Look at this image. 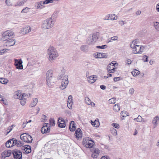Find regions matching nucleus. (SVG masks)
<instances>
[{"label": "nucleus", "instance_id": "17", "mask_svg": "<svg viewBox=\"0 0 159 159\" xmlns=\"http://www.w3.org/2000/svg\"><path fill=\"white\" fill-rule=\"evenodd\" d=\"M26 146L29 147V148H27L25 147V146H22V147L21 148V149L22 150L25 151V152L26 154L30 153L31 152V147L30 146L28 145H26Z\"/></svg>", "mask_w": 159, "mask_h": 159}, {"label": "nucleus", "instance_id": "41", "mask_svg": "<svg viewBox=\"0 0 159 159\" xmlns=\"http://www.w3.org/2000/svg\"><path fill=\"white\" fill-rule=\"evenodd\" d=\"M85 102L88 105H89L91 104L92 102L91 101L88 97H86L85 98Z\"/></svg>", "mask_w": 159, "mask_h": 159}, {"label": "nucleus", "instance_id": "49", "mask_svg": "<svg viewBox=\"0 0 159 159\" xmlns=\"http://www.w3.org/2000/svg\"><path fill=\"white\" fill-rule=\"evenodd\" d=\"M144 48V47L143 46H140L139 50L138 51L139 53H141L143 52Z\"/></svg>", "mask_w": 159, "mask_h": 159}, {"label": "nucleus", "instance_id": "48", "mask_svg": "<svg viewBox=\"0 0 159 159\" xmlns=\"http://www.w3.org/2000/svg\"><path fill=\"white\" fill-rule=\"evenodd\" d=\"M112 126L118 129L120 127V125L119 124L117 123H112L111 124Z\"/></svg>", "mask_w": 159, "mask_h": 159}, {"label": "nucleus", "instance_id": "43", "mask_svg": "<svg viewBox=\"0 0 159 159\" xmlns=\"http://www.w3.org/2000/svg\"><path fill=\"white\" fill-rule=\"evenodd\" d=\"M116 98H113L109 100L108 102L110 104H114L116 102Z\"/></svg>", "mask_w": 159, "mask_h": 159}, {"label": "nucleus", "instance_id": "25", "mask_svg": "<svg viewBox=\"0 0 159 159\" xmlns=\"http://www.w3.org/2000/svg\"><path fill=\"white\" fill-rule=\"evenodd\" d=\"M52 70H49L47 71L46 73V77L47 79L52 78Z\"/></svg>", "mask_w": 159, "mask_h": 159}, {"label": "nucleus", "instance_id": "31", "mask_svg": "<svg viewBox=\"0 0 159 159\" xmlns=\"http://www.w3.org/2000/svg\"><path fill=\"white\" fill-rule=\"evenodd\" d=\"M91 37L89 35V38L87 40L86 42L88 44H91L94 43V41L92 40V39Z\"/></svg>", "mask_w": 159, "mask_h": 159}, {"label": "nucleus", "instance_id": "15", "mask_svg": "<svg viewBox=\"0 0 159 159\" xmlns=\"http://www.w3.org/2000/svg\"><path fill=\"white\" fill-rule=\"evenodd\" d=\"M99 150L98 148L94 149L91 157L93 158H97L99 155Z\"/></svg>", "mask_w": 159, "mask_h": 159}, {"label": "nucleus", "instance_id": "3", "mask_svg": "<svg viewBox=\"0 0 159 159\" xmlns=\"http://www.w3.org/2000/svg\"><path fill=\"white\" fill-rule=\"evenodd\" d=\"M11 142H12V146L16 145L17 147H21L22 146H26V145H25L24 143L23 142H21L19 140H17L16 139L13 138L10 139L8 140L6 143V146L7 148L10 147V145H9V143H11Z\"/></svg>", "mask_w": 159, "mask_h": 159}, {"label": "nucleus", "instance_id": "56", "mask_svg": "<svg viewBox=\"0 0 159 159\" xmlns=\"http://www.w3.org/2000/svg\"><path fill=\"white\" fill-rule=\"evenodd\" d=\"M118 37L116 36L113 37L111 38V40H116L117 39Z\"/></svg>", "mask_w": 159, "mask_h": 159}, {"label": "nucleus", "instance_id": "35", "mask_svg": "<svg viewBox=\"0 0 159 159\" xmlns=\"http://www.w3.org/2000/svg\"><path fill=\"white\" fill-rule=\"evenodd\" d=\"M50 126H54L55 125V121L53 118H50L49 119Z\"/></svg>", "mask_w": 159, "mask_h": 159}, {"label": "nucleus", "instance_id": "12", "mask_svg": "<svg viewBox=\"0 0 159 159\" xmlns=\"http://www.w3.org/2000/svg\"><path fill=\"white\" fill-rule=\"evenodd\" d=\"M12 153V151L11 150H6L4 151L1 154L2 158L4 159L6 157L10 156Z\"/></svg>", "mask_w": 159, "mask_h": 159}, {"label": "nucleus", "instance_id": "60", "mask_svg": "<svg viewBox=\"0 0 159 159\" xmlns=\"http://www.w3.org/2000/svg\"><path fill=\"white\" fill-rule=\"evenodd\" d=\"M27 124V123L26 122V121L23 122V124L22 125V127H23V128H24L26 126V125Z\"/></svg>", "mask_w": 159, "mask_h": 159}, {"label": "nucleus", "instance_id": "23", "mask_svg": "<svg viewBox=\"0 0 159 159\" xmlns=\"http://www.w3.org/2000/svg\"><path fill=\"white\" fill-rule=\"evenodd\" d=\"M38 102V100L36 98H33V101L30 103V107H35L37 104Z\"/></svg>", "mask_w": 159, "mask_h": 159}, {"label": "nucleus", "instance_id": "18", "mask_svg": "<svg viewBox=\"0 0 159 159\" xmlns=\"http://www.w3.org/2000/svg\"><path fill=\"white\" fill-rule=\"evenodd\" d=\"M44 4H45L44 3V1H41L36 3L35 4V6L37 9H42L44 7Z\"/></svg>", "mask_w": 159, "mask_h": 159}, {"label": "nucleus", "instance_id": "46", "mask_svg": "<svg viewBox=\"0 0 159 159\" xmlns=\"http://www.w3.org/2000/svg\"><path fill=\"white\" fill-rule=\"evenodd\" d=\"M29 137H28L29 138H28L27 141H28V143H32L33 141V139L32 136L30 135L29 134Z\"/></svg>", "mask_w": 159, "mask_h": 159}, {"label": "nucleus", "instance_id": "22", "mask_svg": "<svg viewBox=\"0 0 159 159\" xmlns=\"http://www.w3.org/2000/svg\"><path fill=\"white\" fill-rule=\"evenodd\" d=\"M46 81L47 84L49 87H51L53 85L54 82L52 81L53 80L52 78L47 79Z\"/></svg>", "mask_w": 159, "mask_h": 159}, {"label": "nucleus", "instance_id": "45", "mask_svg": "<svg viewBox=\"0 0 159 159\" xmlns=\"http://www.w3.org/2000/svg\"><path fill=\"white\" fill-rule=\"evenodd\" d=\"M30 8L26 7V8L23 9L21 11L22 13H26L28 12L29 11Z\"/></svg>", "mask_w": 159, "mask_h": 159}, {"label": "nucleus", "instance_id": "62", "mask_svg": "<svg viewBox=\"0 0 159 159\" xmlns=\"http://www.w3.org/2000/svg\"><path fill=\"white\" fill-rule=\"evenodd\" d=\"M101 159H110L108 156H104L102 157Z\"/></svg>", "mask_w": 159, "mask_h": 159}, {"label": "nucleus", "instance_id": "10", "mask_svg": "<svg viewBox=\"0 0 159 159\" xmlns=\"http://www.w3.org/2000/svg\"><path fill=\"white\" fill-rule=\"evenodd\" d=\"M117 16H116L114 14H109L106 15L104 18V20H116Z\"/></svg>", "mask_w": 159, "mask_h": 159}, {"label": "nucleus", "instance_id": "59", "mask_svg": "<svg viewBox=\"0 0 159 159\" xmlns=\"http://www.w3.org/2000/svg\"><path fill=\"white\" fill-rule=\"evenodd\" d=\"M120 80V78L119 77H115L113 79V80L114 81H117Z\"/></svg>", "mask_w": 159, "mask_h": 159}, {"label": "nucleus", "instance_id": "5", "mask_svg": "<svg viewBox=\"0 0 159 159\" xmlns=\"http://www.w3.org/2000/svg\"><path fill=\"white\" fill-rule=\"evenodd\" d=\"M89 139V138H84L82 144L85 147L90 148L93 147L95 143L93 140H91Z\"/></svg>", "mask_w": 159, "mask_h": 159}, {"label": "nucleus", "instance_id": "63", "mask_svg": "<svg viewBox=\"0 0 159 159\" xmlns=\"http://www.w3.org/2000/svg\"><path fill=\"white\" fill-rule=\"evenodd\" d=\"M5 52L4 49H2L0 51V55H2Z\"/></svg>", "mask_w": 159, "mask_h": 159}, {"label": "nucleus", "instance_id": "6", "mask_svg": "<svg viewBox=\"0 0 159 159\" xmlns=\"http://www.w3.org/2000/svg\"><path fill=\"white\" fill-rule=\"evenodd\" d=\"M12 154L14 159H22V153L20 150L15 149L12 150Z\"/></svg>", "mask_w": 159, "mask_h": 159}, {"label": "nucleus", "instance_id": "14", "mask_svg": "<svg viewBox=\"0 0 159 159\" xmlns=\"http://www.w3.org/2000/svg\"><path fill=\"white\" fill-rule=\"evenodd\" d=\"M94 57L96 58H107V55L105 53L97 52L95 55Z\"/></svg>", "mask_w": 159, "mask_h": 159}, {"label": "nucleus", "instance_id": "30", "mask_svg": "<svg viewBox=\"0 0 159 159\" xmlns=\"http://www.w3.org/2000/svg\"><path fill=\"white\" fill-rule=\"evenodd\" d=\"M120 109V107L118 104H115L113 107V110L115 111H118Z\"/></svg>", "mask_w": 159, "mask_h": 159}, {"label": "nucleus", "instance_id": "36", "mask_svg": "<svg viewBox=\"0 0 159 159\" xmlns=\"http://www.w3.org/2000/svg\"><path fill=\"white\" fill-rule=\"evenodd\" d=\"M75 135L76 138L77 139H79V138L80 136V128H78L75 131Z\"/></svg>", "mask_w": 159, "mask_h": 159}, {"label": "nucleus", "instance_id": "2", "mask_svg": "<svg viewBox=\"0 0 159 159\" xmlns=\"http://www.w3.org/2000/svg\"><path fill=\"white\" fill-rule=\"evenodd\" d=\"M55 22L51 18H48L43 21L41 28L43 30L51 28L53 26Z\"/></svg>", "mask_w": 159, "mask_h": 159}, {"label": "nucleus", "instance_id": "19", "mask_svg": "<svg viewBox=\"0 0 159 159\" xmlns=\"http://www.w3.org/2000/svg\"><path fill=\"white\" fill-rule=\"evenodd\" d=\"M75 123L74 121H72L70 123L69 125V129L71 131H73L76 129Z\"/></svg>", "mask_w": 159, "mask_h": 159}, {"label": "nucleus", "instance_id": "4", "mask_svg": "<svg viewBox=\"0 0 159 159\" xmlns=\"http://www.w3.org/2000/svg\"><path fill=\"white\" fill-rule=\"evenodd\" d=\"M14 36V32L11 30H8L3 33L1 40L3 41H7L9 39H12Z\"/></svg>", "mask_w": 159, "mask_h": 159}, {"label": "nucleus", "instance_id": "28", "mask_svg": "<svg viewBox=\"0 0 159 159\" xmlns=\"http://www.w3.org/2000/svg\"><path fill=\"white\" fill-rule=\"evenodd\" d=\"M159 119V116H157L154 117L152 120V123L154 125H157V122L158 121Z\"/></svg>", "mask_w": 159, "mask_h": 159}, {"label": "nucleus", "instance_id": "11", "mask_svg": "<svg viewBox=\"0 0 159 159\" xmlns=\"http://www.w3.org/2000/svg\"><path fill=\"white\" fill-rule=\"evenodd\" d=\"M57 123L58 126L61 128H64L66 126L64 120L62 118H59L58 119Z\"/></svg>", "mask_w": 159, "mask_h": 159}, {"label": "nucleus", "instance_id": "13", "mask_svg": "<svg viewBox=\"0 0 159 159\" xmlns=\"http://www.w3.org/2000/svg\"><path fill=\"white\" fill-rule=\"evenodd\" d=\"M20 137L21 139L23 141V142L28 143L27 139L28 138H29L28 137H29V134L26 133H24L21 134Z\"/></svg>", "mask_w": 159, "mask_h": 159}, {"label": "nucleus", "instance_id": "39", "mask_svg": "<svg viewBox=\"0 0 159 159\" xmlns=\"http://www.w3.org/2000/svg\"><path fill=\"white\" fill-rule=\"evenodd\" d=\"M61 72L62 73L61 74H60L58 75V76L57 77V79L58 80H61L62 77L63 75L65 73V70L64 69H63L61 70Z\"/></svg>", "mask_w": 159, "mask_h": 159}, {"label": "nucleus", "instance_id": "33", "mask_svg": "<svg viewBox=\"0 0 159 159\" xmlns=\"http://www.w3.org/2000/svg\"><path fill=\"white\" fill-rule=\"evenodd\" d=\"M153 25L155 29L157 31H159V22L157 21L154 22Z\"/></svg>", "mask_w": 159, "mask_h": 159}, {"label": "nucleus", "instance_id": "52", "mask_svg": "<svg viewBox=\"0 0 159 159\" xmlns=\"http://www.w3.org/2000/svg\"><path fill=\"white\" fill-rule=\"evenodd\" d=\"M107 69L108 71H109V70H110L111 69L113 70V66H111V64H109L107 66Z\"/></svg>", "mask_w": 159, "mask_h": 159}, {"label": "nucleus", "instance_id": "50", "mask_svg": "<svg viewBox=\"0 0 159 159\" xmlns=\"http://www.w3.org/2000/svg\"><path fill=\"white\" fill-rule=\"evenodd\" d=\"M107 46L106 45H103L102 46H97L96 48H98L102 49H103L104 48H106L107 47Z\"/></svg>", "mask_w": 159, "mask_h": 159}, {"label": "nucleus", "instance_id": "8", "mask_svg": "<svg viewBox=\"0 0 159 159\" xmlns=\"http://www.w3.org/2000/svg\"><path fill=\"white\" fill-rule=\"evenodd\" d=\"M68 76L67 75H65L62 80L61 84L60 87L62 90L65 89L68 84Z\"/></svg>", "mask_w": 159, "mask_h": 159}, {"label": "nucleus", "instance_id": "7", "mask_svg": "<svg viewBox=\"0 0 159 159\" xmlns=\"http://www.w3.org/2000/svg\"><path fill=\"white\" fill-rule=\"evenodd\" d=\"M50 126L49 123H44L42 127L41 130L43 134L48 133L50 131Z\"/></svg>", "mask_w": 159, "mask_h": 159}, {"label": "nucleus", "instance_id": "51", "mask_svg": "<svg viewBox=\"0 0 159 159\" xmlns=\"http://www.w3.org/2000/svg\"><path fill=\"white\" fill-rule=\"evenodd\" d=\"M143 60L144 62H148V57L145 55L143 56Z\"/></svg>", "mask_w": 159, "mask_h": 159}, {"label": "nucleus", "instance_id": "47", "mask_svg": "<svg viewBox=\"0 0 159 159\" xmlns=\"http://www.w3.org/2000/svg\"><path fill=\"white\" fill-rule=\"evenodd\" d=\"M20 100H21L20 101V104L24 106L25 105V98H22V99H20Z\"/></svg>", "mask_w": 159, "mask_h": 159}, {"label": "nucleus", "instance_id": "34", "mask_svg": "<svg viewBox=\"0 0 159 159\" xmlns=\"http://www.w3.org/2000/svg\"><path fill=\"white\" fill-rule=\"evenodd\" d=\"M136 45H137L136 41L135 40L133 41L130 44V46L133 50L134 49V48L136 47Z\"/></svg>", "mask_w": 159, "mask_h": 159}, {"label": "nucleus", "instance_id": "37", "mask_svg": "<svg viewBox=\"0 0 159 159\" xmlns=\"http://www.w3.org/2000/svg\"><path fill=\"white\" fill-rule=\"evenodd\" d=\"M139 73L140 72L139 70H134L131 73L133 76H136L139 74Z\"/></svg>", "mask_w": 159, "mask_h": 159}, {"label": "nucleus", "instance_id": "32", "mask_svg": "<svg viewBox=\"0 0 159 159\" xmlns=\"http://www.w3.org/2000/svg\"><path fill=\"white\" fill-rule=\"evenodd\" d=\"M8 80L6 79L3 78H0V82L3 84H6L8 82Z\"/></svg>", "mask_w": 159, "mask_h": 159}, {"label": "nucleus", "instance_id": "53", "mask_svg": "<svg viewBox=\"0 0 159 159\" xmlns=\"http://www.w3.org/2000/svg\"><path fill=\"white\" fill-rule=\"evenodd\" d=\"M134 90L133 88H131L129 89V93L130 94L132 95L134 92Z\"/></svg>", "mask_w": 159, "mask_h": 159}, {"label": "nucleus", "instance_id": "42", "mask_svg": "<svg viewBox=\"0 0 159 159\" xmlns=\"http://www.w3.org/2000/svg\"><path fill=\"white\" fill-rule=\"evenodd\" d=\"M134 120L137 122H140L142 121V118L141 116L139 115L137 118H134Z\"/></svg>", "mask_w": 159, "mask_h": 159}, {"label": "nucleus", "instance_id": "9", "mask_svg": "<svg viewBox=\"0 0 159 159\" xmlns=\"http://www.w3.org/2000/svg\"><path fill=\"white\" fill-rule=\"evenodd\" d=\"M22 61L21 59L15 60L14 65L18 69H22L23 66L22 65Z\"/></svg>", "mask_w": 159, "mask_h": 159}, {"label": "nucleus", "instance_id": "27", "mask_svg": "<svg viewBox=\"0 0 159 159\" xmlns=\"http://www.w3.org/2000/svg\"><path fill=\"white\" fill-rule=\"evenodd\" d=\"M139 45H136V47L134 48V49L133 50V53L134 54L139 53L138 51L139 50Z\"/></svg>", "mask_w": 159, "mask_h": 159}, {"label": "nucleus", "instance_id": "55", "mask_svg": "<svg viewBox=\"0 0 159 159\" xmlns=\"http://www.w3.org/2000/svg\"><path fill=\"white\" fill-rule=\"evenodd\" d=\"M72 103H67V106L70 109H71L72 108Z\"/></svg>", "mask_w": 159, "mask_h": 159}, {"label": "nucleus", "instance_id": "29", "mask_svg": "<svg viewBox=\"0 0 159 159\" xmlns=\"http://www.w3.org/2000/svg\"><path fill=\"white\" fill-rule=\"evenodd\" d=\"M90 37H91L93 41L95 42L96 40L98 39V35L97 33L93 34L92 36L90 35Z\"/></svg>", "mask_w": 159, "mask_h": 159}, {"label": "nucleus", "instance_id": "21", "mask_svg": "<svg viewBox=\"0 0 159 159\" xmlns=\"http://www.w3.org/2000/svg\"><path fill=\"white\" fill-rule=\"evenodd\" d=\"M21 94L19 91H17L15 92L14 95V98L16 99H20L21 98Z\"/></svg>", "mask_w": 159, "mask_h": 159}, {"label": "nucleus", "instance_id": "40", "mask_svg": "<svg viewBox=\"0 0 159 159\" xmlns=\"http://www.w3.org/2000/svg\"><path fill=\"white\" fill-rule=\"evenodd\" d=\"M81 49L82 51L86 52H87L88 49V46L87 45H83L81 46Z\"/></svg>", "mask_w": 159, "mask_h": 159}, {"label": "nucleus", "instance_id": "1", "mask_svg": "<svg viewBox=\"0 0 159 159\" xmlns=\"http://www.w3.org/2000/svg\"><path fill=\"white\" fill-rule=\"evenodd\" d=\"M48 57V60L51 63L53 62L56 58L59 56V54L55 48L53 47L50 46L47 50Z\"/></svg>", "mask_w": 159, "mask_h": 159}, {"label": "nucleus", "instance_id": "44", "mask_svg": "<svg viewBox=\"0 0 159 159\" xmlns=\"http://www.w3.org/2000/svg\"><path fill=\"white\" fill-rule=\"evenodd\" d=\"M120 114L121 116L123 117H125L128 116V113L127 112L125 111H122Z\"/></svg>", "mask_w": 159, "mask_h": 159}, {"label": "nucleus", "instance_id": "24", "mask_svg": "<svg viewBox=\"0 0 159 159\" xmlns=\"http://www.w3.org/2000/svg\"><path fill=\"white\" fill-rule=\"evenodd\" d=\"M96 80L94 75L90 76L88 78V81L90 83H93L95 82Z\"/></svg>", "mask_w": 159, "mask_h": 159}, {"label": "nucleus", "instance_id": "64", "mask_svg": "<svg viewBox=\"0 0 159 159\" xmlns=\"http://www.w3.org/2000/svg\"><path fill=\"white\" fill-rule=\"evenodd\" d=\"M141 13V11H138L136 12V14L137 15H139Z\"/></svg>", "mask_w": 159, "mask_h": 159}, {"label": "nucleus", "instance_id": "54", "mask_svg": "<svg viewBox=\"0 0 159 159\" xmlns=\"http://www.w3.org/2000/svg\"><path fill=\"white\" fill-rule=\"evenodd\" d=\"M5 3L8 6H10L11 5V4L10 3L9 0H6L5 1Z\"/></svg>", "mask_w": 159, "mask_h": 159}, {"label": "nucleus", "instance_id": "57", "mask_svg": "<svg viewBox=\"0 0 159 159\" xmlns=\"http://www.w3.org/2000/svg\"><path fill=\"white\" fill-rule=\"evenodd\" d=\"M27 96V94L26 93H23L22 95H21V97L20 98V99H22V98H25Z\"/></svg>", "mask_w": 159, "mask_h": 159}, {"label": "nucleus", "instance_id": "61", "mask_svg": "<svg viewBox=\"0 0 159 159\" xmlns=\"http://www.w3.org/2000/svg\"><path fill=\"white\" fill-rule=\"evenodd\" d=\"M100 88L104 90L106 89V86L103 85H102L100 86Z\"/></svg>", "mask_w": 159, "mask_h": 159}, {"label": "nucleus", "instance_id": "16", "mask_svg": "<svg viewBox=\"0 0 159 159\" xmlns=\"http://www.w3.org/2000/svg\"><path fill=\"white\" fill-rule=\"evenodd\" d=\"M15 43L14 39H10L6 42L5 45L7 47H10L14 45Z\"/></svg>", "mask_w": 159, "mask_h": 159}, {"label": "nucleus", "instance_id": "38", "mask_svg": "<svg viewBox=\"0 0 159 159\" xmlns=\"http://www.w3.org/2000/svg\"><path fill=\"white\" fill-rule=\"evenodd\" d=\"M111 133L114 136H116L117 134V130L114 128H111L110 129Z\"/></svg>", "mask_w": 159, "mask_h": 159}, {"label": "nucleus", "instance_id": "20", "mask_svg": "<svg viewBox=\"0 0 159 159\" xmlns=\"http://www.w3.org/2000/svg\"><path fill=\"white\" fill-rule=\"evenodd\" d=\"M31 31V28L29 26H27L24 28L22 31L23 34L28 33Z\"/></svg>", "mask_w": 159, "mask_h": 159}, {"label": "nucleus", "instance_id": "58", "mask_svg": "<svg viewBox=\"0 0 159 159\" xmlns=\"http://www.w3.org/2000/svg\"><path fill=\"white\" fill-rule=\"evenodd\" d=\"M115 61H113L111 62L109 64H111V66H115V64H116V63L115 62Z\"/></svg>", "mask_w": 159, "mask_h": 159}, {"label": "nucleus", "instance_id": "26", "mask_svg": "<svg viewBox=\"0 0 159 159\" xmlns=\"http://www.w3.org/2000/svg\"><path fill=\"white\" fill-rule=\"evenodd\" d=\"M28 0H19L15 6H21L23 5Z\"/></svg>", "mask_w": 159, "mask_h": 159}]
</instances>
